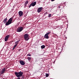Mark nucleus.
Masks as SVG:
<instances>
[{
	"label": "nucleus",
	"instance_id": "f257e3e1",
	"mask_svg": "<svg viewBox=\"0 0 79 79\" xmlns=\"http://www.w3.org/2000/svg\"><path fill=\"white\" fill-rule=\"evenodd\" d=\"M15 74L16 77H17L18 78H19L20 77H21L22 76H23V73L21 71H20L18 73L16 72L15 73Z\"/></svg>",
	"mask_w": 79,
	"mask_h": 79
},
{
	"label": "nucleus",
	"instance_id": "f03ea898",
	"mask_svg": "<svg viewBox=\"0 0 79 79\" xmlns=\"http://www.w3.org/2000/svg\"><path fill=\"white\" fill-rule=\"evenodd\" d=\"M24 39L26 41H28L29 39V35L27 34H25L24 35Z\"/></svg>",
	"mask_w": 79,
	"mask_h": 79
},
{
	"label": "nucleus",
	"instance_id": "7ed1b4c3",
	"mask_svg": "<svg viewBox=\"0 0 79 79\" xmlns=\"http://www.w3.org/2000/svg\"><path fill=\"white\" fill-rule=\"evenodd\" d=\"M6 71V69L5 68H4L1 70V71H0V76H2V74H3L5 73V72Z\"/></svg>",
	"mask_w": 79,
	"mask_h": 79
},
{
	"label": "nucleus",
	"instance_id": "20e7f679",
	"mask_svg": "<svg viewBox=\"0 0 79 79\" xmlns=\"http://www.w3.org/2000/svg\"><path fill=\"white\" fill-rule=\"evenodd\" d=\"M22 30H23V27H20L18 29H17V32H21Z\"/></svg>",
	"mask_w": 79,
	"mask_h": 79
},
{
	"label": "nucleus",
	"instance_id": "39448f33",
	"mask_svg": "<svg viewBox=\"0 0 79 79\" xmlns=\"http://www.w3.org/2000/svg\"><path fill=\"white\" fill-rule=\"evenodd\" d=\"M19 15L20 17H22L23 16V12L21 11H20L19 12Z\"/></svg>",
	"mask_w": 79,
	"mask_h": 79
},
{
	"label": "nucleus",
	"instance_id": "423d86ee",
	"mask_svg": "<svg viewBox=\"0 0 79 79\" xmlns=\"http://www.w3.org/2000/svg\"><path fill=\"white\" fill-rule=\"evenodd\" d=\"M43 10V8L42 7H41L37 9V12L38 13H40V12H41V11Z\"/></svg>",
	"mask_w": 79,
	"mask_h": 79
},
{
	"label": "nucleus",
	"instance_id": "0eeeda50",
	"mask_svg": "<svg viewBox=\"0 0 79 79\" xmlns=\"http://www.w3.org/2000/svg\"><path fill=\"white\" fill-rule=\"evenodd\" d=\"M9 37H10L9 35H8L6 36L4 39L5 42H7L8 39V38H9Z\"/></svg>",
	"mask_w": 79,
	"mask_h": 79
},
{
	"label": "nucleus",
	"instance_id": "6e6552de",
	"mask_svg": "<svg viewBox=\"0 0 79 79\" xmlns=\"http://www.w3.org/2000/svg\"><path fill=\"white\" fill-rule=\"evenodd\" d=\"M19 63L21 65H22L23 66V65H24L25 64V63H24V61L21 60L19 61Z\"/></svg>",
	"mask_w": 79,
	"mask_h": 79
},
{
	"label": "nucleus",
	"instance_id": "1a4fd4ad",
	"mask_svg": "<svg viewBox=\"0 0 79 79\" xmlns=\"http://www.w3.org/2000/svg\"><path fill=\"white\" fill-rule=\"evenodd\" d=\"M44 38L45 39H47L49 38L48 37V35L46 34H45L44 36Z\"/></svg>",
	"mask_w": 79,
	"mask_h": 79
},
{
	"label": "nucleus",
	"instance_id": "9d476101",
	"mask_svg": "<svg viewBox=\"0 0 79 79\" xmlns=\"http://www.w3.org/2000/svg\"><path fill=\"white\" fill-rule=\"evenodd\" d=\"M12 20H13V18H10L9 20H8V22L10 23L11 24V22H12Z\"/></svg>",
	"mask_w": 79,
	"mask_h": 79
},
{
	"label": "nucleus",
	"instance_id": "9b49d317",
	"mask_svg": "<svg viewBox=\"0 0 79 79\" xmlns=\"http://www.w3.org/2000/svg\"><path fill=\"white\" fill-rule=\"evenodd\" d=\"M8 20V19H7V17L5 18L3 21V22L4 23H6V21Z\"/></svg>",
	"mask_w": 79,
	"mask_h": 79
},
{
	"label": "nucleus",
	"instance_id": "f8f14e48",
	"mask_svg": "<svg viewBox=\"0 0 79 79\" xmlns=\"http://www.w3.org/2000/svg\"><path fill=\"white\" fill-rule=\"evenodd\" d=\"M31 3L32 4V6H34L36 5V2H31Z\"/></svg>",
	"mask_w": 79,
	"mask_h": 79
},
{
	"label": "nucleus",
	"instance_id": "ddd939ff",
	"mask_svg": "<svg viewBox=\"0 0 79 79\" xmlns=\"http://www.w3.org/2000/svg\"><path fill=\"white\" fill-rule=\"evenodd\" d=\"M10 24H11L9 22H8V21L6 22V23L5 24L6 26H8V25H10Z\"/></svg>",
	"mask_w": 79,
	"mask_h": 79
},
{
	"label": "nucleus",
	"instance_id": "4468645a",
	"mask_svg": "<svg viewBox=\"0 0 79 79\" xmlns=\"http://www.w3.org/2000/svg\"><path fill=\"white\" fill-rule=\"evenodd\" d=\"M28 1H27L25 3L24 5V6L25 7V8H26V6H27V3H28Z\"/></svg>",
	"mask_w": 79,
	"mask_h": 79
},
{
	"label": "nucleus",
	"instance_id": "2eb2a0df",
	"mask_svg": "<svg viewBox=\"0 0 79 79\" xmlns=\"http://www.w3.org/2000/svg\"><path fill=\"white\" fill-rule=\"evenodd\" d=\"M41 49H43V48H44L45 47V45H43L41 46Z\"/></svg>",
	"mask_w": 79,
	"mask_h": 79
},
{
	"label": "nucleus",
	"instance_id": "dca6fc26",
	"mask_svg": "<svg viewBox=\"0 0 79 79\" xmlns=\"http://www.w3.org/2000/svg\"><path fill=\"white\" fill-rule=\"evenodd\" d=\"M17 45H18V44H15L14 46L13 50H14V49L16 47V46H17Z\"/></svg>",
	"mask_w": 79,
	"mask_h": 79
},
{
	"label": "nucleus",
	"instance_id": "f3484780",
	"mask_svg": "<svg viewBox=\"0 0 79 79\" xmlns=\"http://www.w3.org/2000/svg\"><path fill=\"white\" fill-rule=\"evenodd\" d=\"M27 59L28 60V61H31V57H27Z\"/></svg>",
	"mask_w": 79,
	"mask_h": 79
},
{
	"label": "nucleus",
	"instance_id": "a211bd4d",
	"mask_svg": "<svg viewBox=\"0 0 79 79\" xmlns=\"http://www.w3.org/2000/svg\"><path fill=\"white\" fill-rule=\"evenodd\" d=\"M52 16V15L51 14H49V15L48 16V18H51V16Z\"/></svg>",
	"mask_w": 79,
	"mask_h": 79
},
{
	"label": "nucleus",
	"instance_id": "6ab92c4d",
	"mask_svg": "<svg viewBox=\"0 0 79 79\" xmlns=\"http://www.w3.org/2000/svg\"><path fill=\"white\" fill-rule=\"evenodd\" d=\"M51 34V32H48V33H47L46 34L48 35H49V34Z\"/></svg>",
	"mask_w": 79,
	"mask_h": 79
},
{
	"label": "nucleus",
	"instance_id": "aec40b11",
	"mask_svg": "<svg viewBox=\"0 0 79 79\" xmlns=\"http://www.w3.org/2000/svg\"><path fill=\"white\" fill-rule=\"evenodd\" d=\"M32 4L31 3L30 4V5H29V6L28 7L29 8H31V6H32Z\"/></svg>",
	"mask_w": 79,
	"mask_h": 79
},
{
	"label": "nucleus",
	"instance_id": "412c9836",
	"mask_svg": "<svg viewBox=\"0 0 79 79\" xmlns=\"http://www.w3.org/2000/svg\"><path fill=\"white\" fill-rule=\"evenodd\" d=\"M48 73H46V77H48Z\"/></svg>",
	"mask_w": 79,
	"mask_h": 79
},
{
	"label": "nucleus",
	"instance_id": "4be33fe9",
	"mask_svg": "<svg viewBox=\"0 0 79 79\" xmlns=\"http://www.w3.org/2000/svg\"><path fill=\"white\" fill-rule=\"evenodd\" d=\"M31 56V55L30 54H28L27 55V56Z\"/></svg>",
	"mask_w": 79,
	"mask_h": 79
},
{
	"label": "nucleus",
	"instance_id": "5701e85b",
	"mask_svg": "<svg viewBox=\"0 0 79 79\" xmlns=\"http://www.w3.org/2000/svg\"><path fill=\"white\" fill-rule=\"evenodd\" d=\"M47 13L46 12L44 14V15H47Z\"/></svg>",
	"mask_w": 79,
	"mask_h": 79
},
{
	"label": "nucleus",
	"instance_id": "b1692460",
	"mask_svg": "<svg viewBox=\"0 0 79 79\" xmlns=\"http://www.w3.org/2000/svg\"><path fill=\"white\" fill-rule=\"evenodd\" d=\"M55 0H51V2H53V1H55Z\"/></svg>",
	"mask_w": 79,
	"mask_h": 79
},
{
	"label": "nucleus",
	"instance_id": "393cba45",
	"mask_svg": "<svg viewBox=\"0 0 79 79\" xmlns=\"http://www.w3.org/2000/svg\"><path fill=\"white\" fill-rule=\"evenodd\" d=\"M58 7V8H60V6H59Z\"/></svg>",
	"mask_w": 79,
	"mask_h": 79
},
{
	"label": "nucleus",
	"instance_id": "a878e982",
	"mask_svg": "<svg viewBox=\"0 0 79 79\" xmlns=\"http://www.w3.org/2000/svg\"><path fill=\"white\" fill-rule=\"evenodd\" d=\"M19 41H18L16 42V43H18V42H19Z\"/></svg>",
	"mask_w": 79,
	"mask_h": 79
},
{
	"label": "nucleus",
	"instance_id": "bb28decb",
	"mask_svg": "<svg viewBox=\"0 0 79 79\" xmlns=\"http://www.w3.org/2000/svg\"><path fill=\"white\" fill-rule=\"evenodd\" d=\"M1 2V1L0 0V2Z\"/></svg>",
	"mask_w": 79,
	"mask_h": 79
}]
</instances>
